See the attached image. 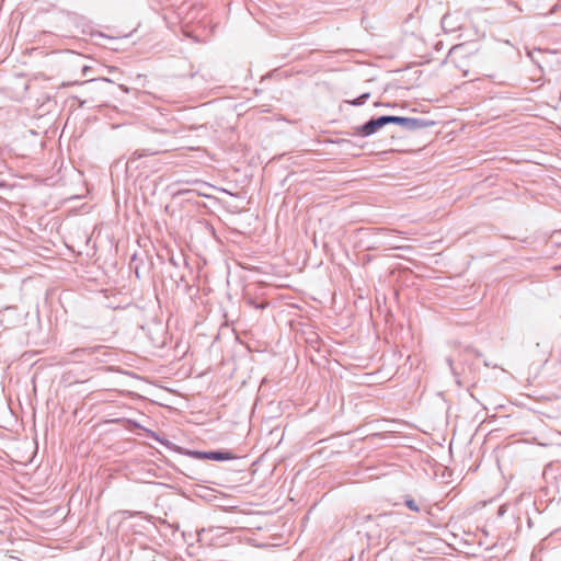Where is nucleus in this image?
I'll use <instances>...</instances> for the list:
<instances>
[{
    "mask_svg": "<svg viewBox=\"0 0 561 561\" xmlns=\"http://www.w3.org/2000/svg\"><path fill=\"white\" fill-rule=\"evenodd\" d=\"M398 124L401 126H410L414 123L413 119L400 116H381L377 119H371L359 127L358 133L363 136H369L376 133L379 128L383 127L387 124Z\"/></svg>",
    "mask_w": 561,
    "mask_h": 561,
    "instance_id": "nucleus-1",
    "label": "nucleus"
},
{
    "mask_svg": "<svg viewBox=\"0 0 561 561\" xmlns=\"http://www.w3.org/2000/svg\"><path fill=\"white\" fill-rule=\"evenodd\" d=\"M191 456L196 459H201V460L209 459V460H216V461L230 460V459L234 458V456L231 453H217V451H209V453L192 451Z\"/></svg>",
    "mask_w": 561,
    "mask_h": 561,
    "instance_id": "nucleus-2",
    "label": "nucleus"
},
{
    "mask_svg": "<svg viewBox=\"0 0 561 561\" xmlns=\"http://www.w3.org/2000/svg\"><path fill=\"white\" fill-rule=\"evenodd\" d=\"M405 505L411 510V511H414V512H419L420 511V507L417 505V503L415 502V500L413 499H407L405 500Z\"/></svg>",
    "mask_w": 561,
    "mask_h": 561,
    "instance_id": "nucleus-3",
    "label": "nucleus"
},
{
    "mask_svg": "<svg viewBox=\"0 0 561 561\" xmlns=\"http://www.w3.org/2000/svg\"><path fill=\"white\" fill-rule=\"evenodd\" d=\"M149 438L157 439V437L153 435V433H152V432H150V431H145V430L142 428V445H144V444H147V442H146L145 439H149Z\"/></svg>",
    "mask_w": 561,
    "mask_h": 561,
    "instance_id": "nucleus-4",
    "label": "nucleus"
},
{
    "mask_svg": "<svg viewBox=\"0 0 561 561\" xmlns=\"http://www.w3.org/2000/svg\"><path fill=\"white\" fill-rule=\"evenodd\" d=\"M468 76V70L463 71V77Z\"/></svg>",
    "mask_w": 561,
    "mask_h": 561,
    "instance_id": "nucleus-5",
    "label": "nucleus"
}]
</instances>
